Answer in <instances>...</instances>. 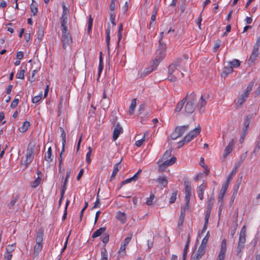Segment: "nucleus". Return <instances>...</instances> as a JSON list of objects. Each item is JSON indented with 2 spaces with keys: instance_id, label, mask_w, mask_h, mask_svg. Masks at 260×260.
I'll return each instance as SVG.
<instances>
[{
  "instance_id": "obj_1",
  "label": "nucleus",
  "mask_w": 260,
  "mask_h": 260,
  "mask_svg": "<svg viewBox=\"0 0 260 260\" xmlns=\"http://www.w3.org/2000/svg\"><path fill=\"white\" fill-rule=\"evenodd\" d=\"M166 44L160 40L159 45L155 52V58L152 60L154 67H157L165 58L166 55Z\"/></svg>"
},
{
  "instance_id": "obj_2",
  "label": "nucleus",
  "mask_w": 260,
  "mask_h": 260,
  "mask_svg": "<svg viewBox=\"0 0 260 260\" xmlns=\"http://www.w3.org/2000/svg\"><path fill=\"white\" fill-rule=\"evenodd\" d=\"M186 103L184 106V112L186 114L192 113L196 109V102L197 100L196 94L194 92H192L189 94H187Z\"/></svg>"
},
{
  "instance_id": "obj_3",
  "label": "nucleus",
  "mask_w": 260,
  "mask_h": 260,
  "mask_svg": "<svg viewBox=\"0 0 260 260\" xmlns=\"http://www.w3.org/2000/svg\"><path fill=\"white\" fill-rule=\"evenodd\" d=\"M183 74L180 72L177 67L174 64H171L168 68V79L171 82H175L178 78L183 76Z\"/></svg>"
},
{
  "instance_id": "obj_4",
  "label": "nucleus",
  "mask_w": 260,
  "mask_h": 260,
  "mask_svg": "<svg viewBox=\"0 0 260 260\" xmlns=\"http://www.w3.org/2000/svg\"><path fill=\"white\" fill-rule=\"evenodd\" d=\"M61 41L62 43V47L66 49L67 47L72 42V38L70 34L69 30L66 31H61Z\"/></svg>"
},
{
  "instance_id": "obj_5",
  "label": "nucleus",
  "mask_w": 260,
  "mask_h": 260,
  "mask_svg": "<svg viewBox=\"0 0 260 260\" xmlns=\"http://www.w3.org/2000/svg\"><path fill=\"white\" fill-rule=\"evenodd\" d=\"M188 127L189 125L177 126L171 136V138L173 140H175L180 137L188 129Z\"/></svg>"
},
{
  "instance_id": "obj_6",
  "label": "nucleus",
  "mask_w": 260,
  "mask_h": 260,
  "mask_svg": "<svg viewBox=\"0 0 260 260\" xmlns=\"http://www.w3.org/2000/svg\"><path fill=\"white\" fill-rule=\"evenodd\" d=\"M208 94H202L198 103L199 112L203 113L204 112V108L207 104V100L209 98Z\"/></svg>"
},
{
  "instance_id": "obj_7",
  "label": "nucleus",
  "mask_w": 260,
  "mask_h": 260,
  "mask_svg": "<svg viewBox=\"0 0 260 260\" xmlns=\"http://www.w3.org/2000/svg\"><path fill=\"white\" fill-rule=\"evenodd\" d=\"M227 244L226 240L224 239L222 240L219 254L217 256L216 260H224L225 258V255L226 251Z\"/></svg>"
},
{
  "instance_id": "obj_8",
  "label": "nucleus",
  "mask_w": 260,
  "mask_h": 260,
  "mask_svg": "<svg viewBox=\"0 0 260 260\" xmlns=\"http://www.w3.org/2000/svg\"><path fill=\"white\" fill-rule=\"evenodd\" d=\"M34 146H28L26 150V160H25V165L27 166L28 164L31 162L34 159Z\"/></svg>"
},
{
  "instance_id": "obj_9",
  "label": "nucleus",
  "mask_w": 260,
  "mask_h": 260,
  "mask_svg": "<svg viewBox=\"0 0 260 260\" xmlns=\"http://www.w3.org/2000/svg\"><path fill=\"white\" fill-rule=\"evenodd\" d=\"M185 206H186L187 208L189 207V203L190 201V199L191 197V187L190 184L189 183L185 182Z\"/></svg>"
},
{
  "instance_id": "obj_10",
  "label": "nucleus",
  "mask_w": 260,
  "mask_h": 260,
  "mask_svg": "<svg viewBox=\"0 0 260 260\" xmlns=\"http://www.w3.org/2000/svg\"><path fill=\"white\" fill-rule=\"evenodd\" d=\"M235 144V142L234 139H231L224 150L223 154V157L224 158H225L228 156V155H229L232 152L234 149Z\"/></svg>"
},
{
  "instance_id": "obj_11",
  "label": "nucleus",
  "mask_w": 260,
  "mask_h": 260,
  "mask_svg": "<svg viewBox=\"0 0 260 260\" xmlns=\"http://www.w3.org/2000/svg\"><path fill=\"white\" fill-rule=\"evenodd\" d=\"M176 161V158L175 156L172 157L170 159H167L159 165V169L164 170L168 166H171L175 163Z\"/></svg>"
},
{
  "instance_id": "obj_12",
  "label": "nucleus",
  "mask_w": 260,
  "mask_h": 260,
  "mask_svg": "<svg viewBox=\"0 0 260 260\" xmlns=\"http://www.w3.org/2000/svg\"><path fill=\"white\" fill-rule=\"evenodd\" d=\"M123 133V128L120 125L119 123H117L113 131V140H116L120 134Z\"/></svg>"
},
{
  "instance_id": "obj_13",
  "label": "nucleus",
  "mask_w": 260,
  "mask_h": 260,
  "mask_svg": "<svg viewBox=\"0 0 260 260\" xmlns=\"http://www.w3.org/2000/svg\"><path fill=\"white\" fill-rule=\"evenodd\" d=\"M246 226L244 225L241 230L238 243L245 245L246 242Z\"/></svg>"
},
{
  "instance_id": "obj_14",
  "label": "nucleus",
  "mask_w": 260,
  "mask_h": 260,
  "mask_svg": "<svg viewBox=\"0 0 260 260\" xmlns=\"http://www.w3.org/2000/svg\"><path fill=\"white\" fill-rule=\"evenodd\" d=\"M44 237V231L43 229H40L37 233L36 242L43 244Z\"/></svg>"
},
{
  "instance_id": "obj_15",
  "label": "nucleus",
  "mask_w": 260,
  "mask_h": 260,
  "mask_svg": "<svg viewBox=\"0 0 260 260\" xmlns=\"http://www.w3.org/2000/svg\"><path fill=\"white\" fill-rule=\"evenodd\" d=\"M68 21V17H61L60 18V25L61 27V31H66L69 30L67 26V23Z\"/></svg>"
},
{
  "instance_id": "obj_16",
  "label": "nucleus",
  "mask_w": 260,
  "mask_h": 260,
  "mask_svg": "<svg viewBox=\"0 0 260 260\" xmlns=\"http://www.w3.org/2000/svg\"><path fill=\"white\" fill-rule=\"evenodd\" d=\"M53 156L52 155V148L51 147H49L48 149L47 152L45 153L44 156V159L50 163L53 160Z\"/></svg>"
},
{
  "instance_id": "obj_17",
  "label": "nucleus",
  "mask_w": 260,
  "mask_h": 260,
  "mask_svg": "<svg viewBox=\"0 0 260 260\" xmlns=\"http://www.w3.org/2000/svg\"><path fill=\"white\" fill-rule=\"evenodd\" d=\"M248 96L245 94V93H242L241 96L237 99L236 107L238 108L241 106L245 103Z\"/></svg>"
},
{
  "instance_id": "obj_18",
  "label": "nucleus",
  "mask_w": 260,
  "mask_h": 260,
  "mask_svg": "<svg viewBox=\"0 0 260 260\" xmlns=\"http://www.w3.org/2000/svg\"><path fill=\"white\" fill-rule=\"evenodd\" d=\"M154 64H153V62L151 61L150 62V67L149 68L146 69L144 72L142 73L141 76H146L151 73L154 69H156L157 67H154Z\"/></svg>"
},
{
  "instance_id": "obj_19",
  "label": "nucleus",
  "mask_w": 260,
  "mask_h": 260,
  "mask_svg": "<svg viewBox=\"0 0 260 260\" xmlns=\"http://www.w3.org/2000/svg\"><path fill=\"white\" fill-rule=\"evenodd\" d=\"M116 217L122 223H124L126 222V216L125 214L123 212H121L120 211L117 212Z\"/></svg>"
},
{
  "instance_id": "obj_20",
  "label": "nucleus",
  "mask_w": 260,
  "mask_h": 260,
  "mask_svg": "<svg viewBox=\"0 0 260 260\" xmlns=\"http://www.w3.org/2000/svg\"><path fill=\"white\" fill-rule=\"evenodd\" d=\"M258 48L257 46H254L252 50V52L250 56L249 60H251L252 62L254 61L258 54Z\"/></svg>"
},
{
  "instance_id": "obj_21",
  "label": "nucleus",
  "mask_w": 260,
  "mask_h": 260,
  "mask_svg": "<svg viewBox=\"0 0 260 260\" xmlns=\"http://www.w3.org/2000/svg\"><path fill=\"white\" fill-rule=\"evenodd\" d=\"M233 71L232 67H231L230 65L225 67L222 73V76L225 78L229 74L232 73Z\"/></svg>"
},
{
  "instance_id": "obj_22",
  "label": "nucleus",
  "mask_w": 260,
  "mask_h": 260,
  "mask_svg": "<svg viewBox=\"0 0 260 260\" xmlns=\"http://www.w3.org/2000/svg\"><path fill=\"white\" fill-rule=\"evenodd\" d=\"M44 35V28L42 25H40L37 31V39L40 42Z\"/></svg>"
},
{
  "instance_id": "obj_23",
  "label": "nucleus",
  "mask_w": 260,
  "mask_h": 260,
  "mask_svg": "<svg viewBox=\"0 0 260 260\" xmlns=\"http://www.w3.org/2000/svg\"><path fill=\"white\" fill-rule=\"evenodd\" d=\"M186 100L187 96H185L180 102L177 103L175 108V112H179L181 110Z\"/></svg>"
},
{
  "instance_id": "obj_24",
  "label": "nucleus",
  "mask_w": 260,
  "mask_h": 260,
  "mask_svg": "<svg viewBox=\"0 0 260 260\" xmlns=\"http://www.w3.org/2000/svg\"><path fill=\"white\" fill-rule=\"evenodd\" d=\"M190 244V237L189 236L187 237V240L186 241V245L184 248L183 256H182V260H185L187 256V250L189 247V245Z\"/></svg>"
},
{
  "instance_id": "obj_25",
  "label": "nucleus",
  "mask_w": 260,
  "mask_h": 260,
  "mask_svg": "<svg viewBox=\"0 0 260 260\" xmlns=\"http://www.w3.org/2000/svg\"><path fill=\"white\" fill-rule=\"evenodd\" d=\"M205 188V185L204 183L200 185L198 188V196L200 200H202L204 198V191Z\"/></svg>"
},
{
  "instance_id": "obj_26",
  "label": "nucleus",
  "mask_w": 260,
  "mask_h": 260,
  "mask_svg": "<svg viewBox=\"0 0 260 260\" xmlns=\"http://www.w3.org/2000/svg\"><path fill=\"white\" fill-rule=\"evenodd\" d=\"M157 181L158 183L162 186L163 187H166L168 184V180L166 177L164 176H159L157 179Z\"/></svg>"
},
{
  "instance_id": "obj_27",
  "label": "nucleus",
  "mask_w": 260,
  "mask_h": 260,
  "mask_svg": "<svg viewBox=\"0 0 260 260\" xmlns=\"http://www.w3.org/2000/svg\"><path fill=\"white\" fill-rule=\"evenodd\" d=\"M201 126L198 125L194 129L191 131L188 134H190L193 138L196 137L201 132Z\"/></svg>"
},
{
  "instance_id": "obj_28",
  "label": "nucleus",
  "mask_w": 260,
  "mask_h": 260,
  "mask_svg": "<svg viewBox=\"0 0 260 260\" xmlns=\"http://www.w3.org/2000/svg\"><path fill=\"white\" fill-rule=\"evenodd\" d=\"M213 200V198L212 197H211L210 199V200H209V203H208V210H207V212L205 215V223H208V220H209V217H210V208H211V204H210V202H211V201Z\"/></svg>"
},
{
  "instance_id": "obj_29",
  "label": "nucleus",
  "mask_w": 260,
  "mask_h": 260,
  "mask_svg": "<svg viewBox=\"0 0 260 260\" xmlns=\"http://www.w3.org/2000/svg\"><path fill=\"white\" fill-rule=\"evenodd\" d=\"M106 230V228H101L96 231H95L92 235V238H95L100 236Z\"/></svg>"
},
{
  "instance_id": "obj_30",
  "label": "nucleus",
  "mask_w": 260,
  "mask_h": 260,
  "mask_svg": "<svg viewBox=\"0 0 260 260\" xmlns=\"http://www.w3.org/2000/svg\"><path fill=\"white\" fill-rule=\"evenodd\" d=\"M43 248V244L36 243L34 247V254L36 256L38 255Z\"/></svg>"
},
{
  "instance_id": "obj_31",
  "label": "nucleus",
  "mask_w": 260,
  "mask_h": 260,
  "mask_svg": "<svg viewBox=\"0 0 260 260\" xmlns=\"http://www.w3.org/2000/svg\"><path fill=\"white\" fill-rule=\"evenodd\" d=\"M30 122L28 121H25L23 123V124L19 128V131L21 133L25 132L28 128L30 126Z\"/></svg>"
},
{
  "instance_id": "obj_32",
  "label": "nucleus",
  "mask_w": 260,
  "mask_h": 260,
  "mask_svg": "<svg viewBox=\"0 0 260 260\" xmlns=\"http://www.w3.org/2000/svg\"><path fill=\"white\" fill-rule=\"evenodd\" d=\"M60 131L61 132L60 135V137L61 138L62 140V150L64 151V146L66 144V133L63 128L60 127H59Z\"/></svg>"
},
{
  "instance_id": "obj_33",
  "label": "nucleus",
  "mask_w": 260,
  "mask_h": 260,
  "mask_svg": "<svg viewBox=\"0 0 260 260\" xmlns=\"http://www.w3.org/2000/svg\"><path fill=\"white\" fill-rule=\"evenodd\" d=\"M120 164V162H117L114 165L113 171L112 172V174L110 177V180H112L114 178L116 174H117L118 171H119V165Z\"/></svg>"
},
{
  "instance_id": "obj_34",
  "label": "nucleus",
  "mask_w": 260,
  "mask_h": 260,
  "mask_svg": "<svg viewBox=\"0 0 260 260\" xmlns=\"http://www.w3.org/2000/svg\"><path fill=\"white\" fill-rule=\"evenodd\" d=\"M245 247V245L241 244H238L237 248V255L241 258L242 257V252L244 249Z\"/></svg>"
},
{
  "instance_id": "obj_35",
  "label": "nucleus",
  "mask_w": 260,
  "mask_h": 260,
  "mask_svg": "<svg viewBox=\"0 0 260 260\" xmlns=\"http://www.w3.org/2000/svg\"><path fill=\"white\" fill-rule=\"evenodd\" d=\"M255 83V81L254 80H252L251 81L247 86L246 89L244 90V91L243 92L244 93H245L248 96L250 92L251 91L252 88L254 85V84Z\"/></svg>"
},
{
  "instance_id": "obj_36",
  "label": "nucleus",
  "mask_w": 260,
  "mask_h": 260,
  "mask_svg": "<svg viewBox=\"0 0 260 260\" xmlns=\"http://www.w3.org/2000/svg\"><path fill=\"white\" fill-rule=\"evenodd\" d=\"M228 65H230L231 67H232V68H237L239 67L240 65V61L237 59H234L231 61L228 62Z\"/></svg>"
},
{
  "instance_id": "obj_37",
  "label": "nucleus",
  "mask_w": 260,
  "mask_h": 260,
  "mask_svg": "<svg viewBox=\"0 0 260 260\" xmlns=\"http://www.w3.org/2000/svg\"><path fill=\"white\" fill-rule=\"evenodd\" d=\"M137 101L136 99H133L131 102V105L129 108V114L132 115L133 114L134 111L136 107Z\"/></svg>"
},
{
  "instance_id": "obj_38",
  "label": "nucleus",
  "mask_w": 260,
  "mask_h": 260,
  "mask_svg": "<svg viewBox=\"0 0 260 260\" xmlns=\"http://www.w3.org/2000/svg\"><path fill=\"white\" fill-rule=\"evenodd\" d=\"M241 183V179H238L234 185L233 187V193L235 194H237L238 193V189L239 188L240 185Z\"/></svg>"
},
{
  "instance_id": "obj_39",
  "label": "nucleus",
  "mask_w": 260,
  "mask_h": 260,
  "mask_svg": "<svg viewBox=\"0 0 260 260\" xmlns=\"http://www.w3.org/2000/svg\"><path fill=\"white\" fill-rule=\"evenodd\" d=\"M19 198V195L17 194L15 197H13L11 201L8 204V206L9 208H12L15 205L16 203L17 202L18 199Z\"/></svg>"
},
{
  "instance_id": "obj_40",
  "label": "nucleus",
  "mask_w": 260,
  "mask_h": 260,
  "mask_svg": "<svg viewBox=\"0 0 260 260\" xmlns=\"http://www.w3.org/2000/svg\"><path fill=\"white\" fill-rule=\"evenodd\" d=\"M41 182V176H38V177L36 179V180L31 183L30 186L32 188H36L40 184Z\"/></svg>"
},
{
  "instance_id": "obj_41",
  "label": "nucleus",
  "mask_w": 260,
  "mask_h": 260,
  "mask_svg": "<svg viewBox=\"0 0 260 260\" xmlns=\"http://www.w3.org/2000/svg\"><path fill=\"white\" fill-rule=\"evenodd\" d=\"M206 247V246L201 244L196 253L202 256L205 253Z\"/></svg>"
},
{
  "instance_id": "obj_42",
  "label": "nucleus",
  "mask_w": 260,
  "mask_h": 260,
  "mask_svg": "<svg viewBox=\"0 0 260 260\" xmlns=\"http://www.w3.org/2000/svg\"><path fill=\"white\" fill-rule=\"evenodd\" d=\"M30 9L31 12L33 13V15H36L38 13V8L37 6V4L35 3L34 0H32Z\"/></svg>"
},
{
  "instance_id": "obj_43",
  "label": "nucleus",
  "mask_w": 260,
  "mask_h": 260,
  "mask_svg": "<svg viewBox=\"0 0 260 260\" xmlns=\"http://www.w3.org/2000/svg\"><path fill=\"white\" fill-rule=\"evenodd\" d=\"M88 152L86 154V161L88 165H89L91 162L90 156L92 153V148L91 147L89 146L88 147Z\"/></svg>"
},
{
  "instance_id": "obj_44",
  "label": "nucleus",
  "mask_w": 260,
  "mask_h": 260,
  "mask_svg": "<svg viewBox=\"0 0 260 260\" xmlns=\"http://www.w3.org/2000/svg\"><path fill=\"white\" fill-rule=\"evenodd\" d=\"M103 68H104L103 62L102 60V56H101L100 58V62H99V67H98V79H99L100 77V75L103 71Z\"/></svg>"
},
{
  "instance_id": "obj_45",
  "label": "nucleus",
  "mask_w": 260,
  "mask_h": 260,
  "mask_svg": "<svg viewBox=\"0 0 260 260\" xmlns=\"http://www.w3.org/2000/svg\"><path fill=\"white\" fill-rule=\"evenodd\" d=\"M155 198V196L153 193L151 192L150 194V197L149 198H147L146 199V201L145 202V204L148 206H150L153 203V201L154 200Z\"/></svg>"
},
{
  "instance_id": "obj_46",
  "label": "nucleus",
  "mask_w": 260,
  "mask_h": 260,
  "mask_svg": "<svg viewBox=\"0 0 260 260\" xmlns=\"http://www.w3.org/2000/svg\"><path fill=\"white\" fill-rule=\"evenodd\" d=\"M100 260H108V252L105 248L101 251V258Z\"/></svg>"
},
{
  "instance_id": "obj_47",
  "label": "nucleus",
  "mask_w": 260,
  "mask_h": 260,
  "mask_svg": "<svg viewBox=\"0 0 260 260\" xmlns=\"http://www.w3.org/2000/svg\"><path fill=\"white\" fill-rule=\"evenodd\" d=\"M132 181H135L134 179L133 178V177H130L129 178H128V179H126V180H124V181H122L121 183H120V185L119 186V187L118 188V189H120L121 187L125 185V184H127V183H129Z\"/></svg>"
},
{
  "instance_id": "obj_48",
  "label": "nucleus",
  "mask_w": 260,
  "mask_h": 260,
  "mask_svg": "<svg viewBox=\"0 0 260 260\" xmlns=\"http://www.w3.org/2000/svg\"><path fill=\"white\" fill-rule=\"evenodd\" d=\"M115 16L116 14L114 12H110V20L111 22V23L113 25H116V22H115Z\"/></svg>"
},
{
  "instance_id": "obj_49",
  "label": "nucleus",
  "mask_w": 260,
  "mask_h": 260,
  "mask_svg": "<svg viewBox=\"0 0 260 260\" xmlns=\"http://www.w3.org/2000/svg\"><path fill=\"white\" fill-rule=\"evenodd\" d=\"M25 70L21 69L20 71L17 73L16 77L18 79H23L24 78Z\"/></svg>"
},
{
  "instance_id": "obj_50",
  "label": "nucleus",
  "mask_w": 260,
  "mask_h": 260,
  "mask_svg": "<svg viewBox=\"0 0 260 260\" xmlns=\"http://www.w3.org/2000/svg\"><path fill=\"white\" fill-rule=\"evenodd\" d=\"M252 118V115H249L246 116L244 123V126L249 127L250 124V120Z\"/></svg>"
},
{
  "instance_id": "obj_51",
  "label": "nucleus",
  "mask_w": 260,
  "mask_h": 260,
  "mask_svg": "<svg viewBox=\"0 0 260 260\" xmlns=\"http://www.w3.org/2000/svg\"><path fill=\"white\" fill-rule=\"evenodd\" d=\"M42 92H40L39 95L34 96L32 99V102L33 103H37L42 99Z\"/></svg>"
},
{
  "instance_id": "obj_52",
  "label": "nucleus",
  "mask_w": 260,
  "mask_h": 260,
  "mask_svg": "<svg viewBox=\"0 0 260 260\" xmlns=\"http://www.w3.org/2000/svg\"><path fill=\"white\" fill-rule=\"evenodd\" d=\"M150 113L149 112L147 111L146 113H143L142 112H140V118L142 119L141 122L142 123H143L144 124L145 122H144V120L143 119V118H147L148 117V116L149 115Z\"/></svg>"
},
{
  "instance_id": "obj_53",
  "label": "nucleus",
  "mask_w": 260,
  "mask_h": 260,
  "mask_svg": "<svg viewBox=\"0 0 260 260\" xmlns=\"http://www.w3.org/2000/svg\"><path fill=\"white\" fill-rule=\"evenodd\" d=\"M182 59L181 58H177L171 64H174L176 67L180 68L181 66V63L182 62Z\"/></svg>"
},
{
  "instance_id": "obj_54",
  "label": "nucleus",
  "mask_w": 260,
  "mask_h": 260,
  "mask_svg": "<svg viewBox=\"0 0 260 260\" xmlns=\"http://www.w3.org/2000/svg\"><path fill=\"white\" fill-rule=\"evenodd\" d=\"M133 234L132 233H130L129 235L124 240V241L122 242V244L127 246L128 244L130 242L132 238Z\"/></svg>"
},
{
  "instance_id": "obj_55",
  "label": "nucleus",
  "mask_w": 260,
  "mask_h": 260,
  "mask_svg": "<svg viewBox=\"0 0 260 260\" xmlns=\"http://www.w3.org/2000/svg\"><path fill=\"white\" fill-rule=\"evenodd\" d=\"M172 151L171 150H167L164 154L162 159L164 160L168 159L169 157L171 156Z\"/></svg>"
},
{
  "instance_id": "obj_56",
  "label": "nucleus",
  "mask_w": 260,
  "mask_h": 260,
  "mask_svg": "<svg viewBox=\"0 0 260 260\" xmlns=\"http://www.w3.org/2000/svg\"><path fill=\"white\" fill-rule=\"evenodd\" d=\"M177 192L174 191L172 193L170 199V203L171 204L174 203L176 200Z\"/></svg>"
},
{
  "instance_id": "obj_57",
  "label": "nucleus",
  "mask_w": 260,
  "mask_h": 260,
  "mask_svg": "<svg viewBox=\"0 0 260 260\" xmlns=\"http://www.w3.org/2000/svg\"><path fill=\"white\" fill-rule=\"evenodd\" d=\"M15 246L14 244L8 245L6 247L7 253H11L15 249Z\"/></svg>"
},
{
  "instance_id": "obj_58",
  "label": "nucleus",
  "mask_w": 260,
  "mask_h": 260,
  "mask_svg": "<svg viewBox=\"0 0 260 260\" xmlns=\"http://www.w3.org/2000/svg\"><path fill=\"white\" fill-rule=\"evenodd\" d=\"M145 134L143 136V138L141 139L138 140L136 142L135 144L137 147H140L143 145L144 142L145 141Z\"/></svg>"
},
{
  "instance_id": "obj_59",
  "label": "nucleus",
  "mask_w": 260,
  "mask_h": 260,
  "mask_svg": "<svg viewBox=\"0 0 260 260\" xmlns=\"http://www.w3.org/2000/svg\"><path fill=\"white\" fill-rule=\"evenodd\" d=\"M236 169L235 168L232 171L231 173L229 175V176L227 177L226 180L231 182V181L232 179L233 176L234 175H235L236 174Z\"/></svg>"
},
{
  "instance_id": "obj_60",
  "label": "nucleus",
  "mask_w": 260,
  "mask_h": 260,
  "mask_svg": "<svg viewBox=\"0 0 260 260\" xmlns=\"http://www.w3.org/2000/svg\"><path fill=\"white\" fill-rule=\"evenodd\" d=\"M62 103H63V98L61 97L59 99V103L58 106V115H60L61 113V109L62 108Z\"/></svg>"
},
{
  "instance_id": "obj_61",
  "label": "nucleus",
  "mask_w": 260,
  "mask_h": 260,
  "mask_svg": "<svg viewBox=\"0 0 260 260\" xmlns=\"http://www.w3.org/2000/svg\"><path fill=\"white\" fill-rule=\"evenodd\" d=\"M19 102V99L17 98H15L13 101L12 102L10 107L12 109L15 108L18 105Z\"/></svg>"
},
{
  "instance_id": "obj_62",
  "label": "nucleus",
  "mask_w": 260,
  "mask_h": 260,
  "mask_svg": "<svg viewBox=\"0 0 260 260\" xmlns=\"http://www.w3.org/2000/svg\"><path fill=\"white\" fill-rule=\"evenodd\" d=\"M116 1H115V0H111V2L109 6V9L111 12H114V11L116 8Z\"/></svg>"
},
{
  "instance_id": "obj_63",
  "label": "nucleus",
  "mask_w": 260,
  "mask_h": 260,
  "mask_svg": "<svg viewBox=\"0 0 260 260\" xmlns=\"http://www.w3.org/2000/svg\"><path fill=\"white\" fill-rule=\"evenodd\" d=\"M92 23L93 19L91 18V16H90L88 21V31H90L91 30L92 26Z\"/></svg>"
},
{
  "instance_id": "obj_64",
  "label": "nucleus",
  "mask_w": 260,
  "mask_h": 260,
  "mask_svg": "<svg viewBox=\"0 0 260 260\" xmlns=\"http://www.w3.org/2000/svg\"><path fill=\"white\" fill-rule=\"evenodd\" d=\"M202 256L198 255V254L194 253L191 256L190 260H199Z\"/></svg>"
}]
</instances>
